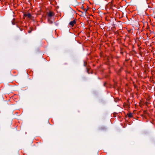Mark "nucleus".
Listing matches in <instances>:
<instances>
[{
    "instance_id": "3",
    "label": "nucleus",
    "mask_w": 155,
    "mask_h": 155,
    "mask_svg": "<svg viewBox=\"0 0 155 155\" xmlns=\"http://www.w3.org/2000/svg\"><path fill=\"white\" fill-rule=\"evenodd\" d=\"M24 15L26 17L27 16L28 18H30L31 16V14L29 13L27 14H24Z\"/></svg>"
},
{
    "instance_id": "7",
    "label": "nucleus",
    "mask_w": 155,
    "mask_h": 155,
    "mask_svg": "<svg viewBox=\"0 0 155 155\" xmlns=\"http://www.w3.org/2000/svg\"><path fill=\"white\" fill-rule=\"evenodd\" d=\"M82 13V14H83L84 15H86V12L85 13L84 12H81Z\"/></svg>"
},
{
    "instance_id": "14",
    "label": "nucleus",
    "mask_w": 155,
    "mask_h": 155,
    "mask_svg": "<svg viewBox=\"0 0 155 155\" xmlns=\"http://www.w3.org/2000/svg\"><path fill=\"white\" fill-rule=\"evenodd\" d=\"M65 64H67V63H65Z\"/></svg>"
},
{
    "instance_id": "4",
    "label": "nucleus",
    "mask_w": 155,
    "mask_h": 155,
    "mask_svg": "<svg viewBox=\"0 0 155 155\" xmlns=\"http://www.w3.org/2000/svg\"><path fill=\"white\" fill-rule=\"evenodd\" d=\"M72 3L73 4H75L77 3V0H73V1H72Z\"/></svg>"
},
{
    "instance_id": "10",
    "label": "nucleus",
    "mask_w": 155,
    "mask_h": 155,
    "mask_svg": "<svg viewBox=\"0 0 155 155\" xmlns=\"http://www.w3.org/2000/svg\"><path fill=\"white\" fill-rule=\"evenodd\" d=\"M86 65H87V63H85V62H84V66H86Z\"/></svg>"
},
{
    "instance_id": "11",
    "label": "nucleus",
    "mask_w": 155,
    "mask_h": 155,
    "mask_svg": "<svg viewBox=\"0 0 155 155\" xmlns=\"http://www.w3.org/2000/svg\"><path fill=\"white\" fill-rule=\"evenodd\" d=\"M31 30H30V31H28V32L29 33H30L31 32Z\"/></svg>"
},
{
    "instance_id": "15",
    "label": "nucleus",
    "mask_w": 155,
    "mask_h": 155,
    "mask_svg": "<svg viewBox=\"0 0 155 155\" xmlns=\"http://www.w3.org/2000/svg\"><path fill=\"white\" fill-rule=\"evenodd\" d=\"M105 83H104V85L105 86Z\"/></svg>"
},
{
    "instance_id": "17",
    "label": "nucleus",
    "mask_w": 155,
    "mask_h": 155,
    "mask_svg": "<svg viewBox=\"0 0 155 155\" xmlns=\"http://www.w3.org/2000/svg\"><path fill=\"white\" fill-rule=\"evenodd\" d=\"M17 27H18V26L17 25Z\"/></svg>"
},
{
    "instance_id": "12",
    "label": "nucleus",
    "mask_w": 155,
    "mask_h": 155,
    "mask_svg": "<svg viewBox=\"0 0 155 155\" xmlns=\"http://www.w3.org/2000/svg\"><path fill=\"white\" fill-rule=\"evenodd\" d=\"M51 21V23H53V22L52 21Z\"/></svg>"
},
{
    "instance_id": "13",
    "label": "nucleus",
    "mask_w": 155,
    "mask_h": 155,
    "mask_svg": "<svg viewBox=\"0 0 155 155\" xmlns=\"http://www.w3.org/2000/svg\"><path fill=\"white\" fill-rule=\"evenodd\" d=\"M144 113H146V112H147L146 111H144Z\"/></svg>"
},
{
    "instance_id": "5",
    "label": "nucleus",
    "mask_w": 155,
    "mask_h": 155,
    "mask_svg": "<svg viewBox=\"0 0 155 155\" xmlns=\"http://www.w3.org/2000/svg\"><path fill=\"white\" fill-rule=\"evenodd\" d=\"M127 114L128 117L130 118L132 116V114L131 113H130Z\"/></svg>"
},
{
    "instance_id": "16",
    "label": "nucleus",
    "mask_w": 155,
    "mask_h": 155,
    "mask_svg": "<svg viewBox=\"0 0 155 155\" xmlns=\"http://www.w3.org/2000/svg\"><path fill=\"white\" fill-rule=\"evenodd\" d=\"M87 9L85 10V12H86V11H87Z\"/></svg>"
},
{
    "instance_id": "1",
    "label": "nucleus",
    "mask_w": 155,
    "mask_h": 155,
    "mask_svg": "<svg viewBox=\"0 0 155 155\" xmlns=\"http://www.w3.org/2000/svg\"><path fill=\"white\" fill-rule=\"evenodd\" d=\"M76 23V21L75 20H74L72 21H70L69 25L70 26H71V27H72L74 26V24Z\"/></svg>"
},
{
    "instance_id": "8",
    "label": "nucleus",
    "mask_w": 155,
    "mask_h": 155,
    "mask_svg": "<svg viewBox=\"0 0 155 155\" xmlns=\"http://www.w3.org/2000/svg\"><path fill=\"white\" fill-rule=\"evenodd\" d=\"M81 8L84 10V11H85V9H84V6L83 5H82L81 7Z\"/></svg>"
},
{
    "instance_id": "9",
    "label": "nucleus",
    "mask_w": 155,
    "mask_h": 155,
    "mask_svg": "<svg viewBox=\"0 0 155 155\" xmlns=\"http://www.w3.org/2000/svg\"><path fill=\"white\" fill-rule=\"evenodd\" d=\"M86 69H87V72L89 74V70H88V68L87 67L86 68Z\"/></svg>"
},
{
    "instance_id": "6",
    "label": "nucleus",
    "mask_w": 155,
    "mask_h": 155,
    "mask_svg": "<svg viewBox=\"0 0 155 155\" xmlns=\"http://www.w3.org/2000/svg\"><path fill=\"white\" fill-rule=\"evenodd\" d=\"M12 23L13 25H15V19H13L12 21Z\"/></svg>"
},
{
    "instance_id": "18",
    "label": "nucleus",
    "mask_w": 155,
    "mask_h": 155,
    "mask_svg": "<svg viewBox=\"0 0 155 155\" xmlns=\"http://www.w3.org/2000/svg\"><path fill=\"white\" fill-rule=\"evenodd\" d=\"M49 19H48V21H49Z\"/></svg>"
},
{
    "instance_id": "2",
    "label": "nucleus",
    "mask_w": 155,
    "mask_h": 155,
    "mask_svg": "<svg viewBox=\"0 0 155 155\" xmlns=\"http://www.w3.org/2000/svg\"><path fill=\"white\" fill-rule=\"evenodd\" d=\"M54 15V13L53 12H50L49 13H48V17L50 18L51 17L53 16Z\"/></svg>"
}]
</instances>
